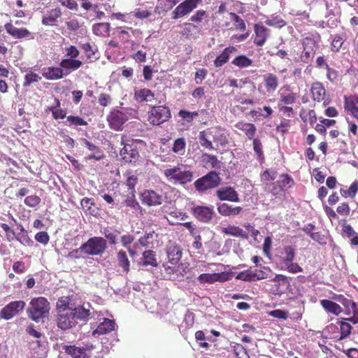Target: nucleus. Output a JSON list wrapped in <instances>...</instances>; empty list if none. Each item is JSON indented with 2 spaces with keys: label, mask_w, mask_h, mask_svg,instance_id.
Wrapping results in <instances>:
<instances>
[{
  "label": "nucleus",
  "mask_w": 358,
  "mask_h": 358,
  "mask_svg": "<svg viewBox=\"0 0 358 358\" xmlns=\"http://www.w3.org/2000/svg\"><path fill=\"white\" fill-rule=\"evenodd\" d=\"M229 134L227 130L221 126H215L208 128L206 130L199 132V139L201 145L208 150H212L216 149V147L224 148L229 145Z\"/></svg>",
  "instance_id": "obj_1"
},
{
  "label": "nucleus",
  "mask_w": 358,
  "mask_h": 358,
  "mask_svg": "<svg viewBox=\"0 0 358 358\" xmlns=\"http://www.w3.org/2000/svg\"><path fill=\"white\" fill-rule=\"evenodd\" d=\"M50 306L48 299L43 296L33 298L27 309L28 317L36 322L48 317L50 313Z\"/></svg>",
  "instance_id": "obj_2"
},
{
  "label": "nucleus",
  "mask_w": 358,
  "mask_h": 358,
  "mask_svg": "<svg viewBox=\"0 0 358 358\" xmlns=\"http://www.w3.org/2000/svg\"><path fill=\"white\" fill-rule=\"evenodd\" d=\"M222 182L220 173L210 171L205 176L198 178L194 183L195 189L200 194L218 187Z\"/></svg>",
  "instance_id": "obj_3"
},
{
  "label": "nucleus",
  "mask_w": 358,
  "mask_h": 358,
  "mask_svg": "<svg viewBox=\"0 0 358 358\" xmlns=\"http://www.w3.org/2000/svg\"><path fill=\"white\" fill-rule=\"evenodd\" d=\"M163 174L167 180L180 185H185L193 180V172L189 170L182 171L179 166L164 169Z\"/></svg>",
  "instance_id": "obj_4"
},
{
  "label": "nucleus",
  "mask_w": 358,
  "mask_h": 358,
  "mask_svg": "<svg viewBox=\"0 0 358 358\" xmlns=\"http://www.w3.org/2000/svg\"><path fill=\"white\" fill-rule=\"evenodd\" d=\"M106 248V240L100 236L92 237L82 244L83 254L87 255H101Z\"/></svg>",
  "instance_id": "obj_5"
},
{
  "label": "nucleus",
  "mask_w": 358,
  "mask_h": 358,
  "mask_svg": "<svg viewBox=\"0 0 358 358\" xmlns=\"http://www.w3.org/2000/svg\"><path fill=\"white\" fill-rule=\"evenodd\" d=\"M120 145L123 146L120 151L121 159L125 163L136 164L139 159L140 155L134 140L126 141L122 137Z\"/></svg>",
  "instance_id": "obj_6"
},
{
  "label": "nucleus",
  "mask_w": 358,
  "mask_h": 358,
  "mask_svg": "<svg viewBox=\"0 0 358 358\" xmlns=\"http://www.w3.org/2000/svg\"><path fill=\"white\" fill-rule=\"evenodd\" d=\"M171 111L165 106H152L148 111V121L152 125H159L171 118Z\"/></svg>",
  "instance_id": "obj_7"
},
{
  "label": "nucleus",
  "mask_w": 358,
  "mask_h": 358,
  "mask_svg": "<svg viewBox=\"0 0 358 358\" xmlns=\"http://www.w3.org/2000/svg\"><path fill=\"white\" fill-rule=\"evenodd\" d=\"M25 306L26 303L22 300L11 301L1 310L0 317L9 320L20 313Z\"/></svg>",
  "instance_id": "obj_8"
},
{
  "label": "nucleus",
  "mask_w": 358,
  "mask_h": 358,
  "mask_svg": "<svg viewBox=\"0 0 358 358\" xmlns=\"http://www.w3.org/2000/svg\"><path fill=\"white\" fill-rule=\"evenodd\" d=\"M303 51L299 58V62L303 63L310 62L315 54L317 42L311 37H306L302 42Z\"/></svg>",
  "instance_id": "obj_9"
},
{
  "label": "nucleus",
  "mask_w": 358,
  "mask_h": 358,
  "mask_svg": "<svg viewBox=\"0 0 358 358\" xmlns=\"http://www.w3.org/2000/svg\"><path fill=\"white\" fill-rule=\"evenodd\" d=\"M202 0H185L176 7L172 13V18L177 20L190 13Z\"/></svg>",
  "instance_id": "obj_10"
},
{
  "label": "nucleus",
  "mask_w": 358,
  "mask_h": 358,
  "mask_svg": "<svg viewBox=\"0 0 358 358\" xmlns=\"http://www.w3.org/2000/svg\"><path fill=\"white\" fill-rule=\"evenodd\" d=\"M73 310L62 311L57 315V327L62 330H68L78 324Z\"/></svg>",
  "instance_id": "obj_11"
},
{
  "label": "nucleus",
  "mask_w": 358,
  "mask_h": 358,
  "mask_svg": "<svg viewBox=\"0 0 358 358\" xmlns=\"http://www.w3.org/2000/svg\"><path fill=\"white\" fill-rule=\"evenodd\" d=\"M127 120V115L119 110L110 111L107 117L110 127L116 131L122 130L123 124Z\"/></svg>",
  "instance_id": "obj_12"
},
{
  "label": "nucleus",
  "mask_w": 358,
  "mask_h": 358,
  "mask_svg": "<svg viewBox=\"0 0 358 358\" xmlns=\"http://www.w3.org/2000/svg\"><path fill=\"white\" fill-rule=\"evenodd\" d=\"M310 92L315 101L322 102L324 106L329 103L330 99L327 94L323 84L320 82H314L311 85Z\"/></svg>",
  "instance_id": "obj_13"
},
{
  "label": "nucleus",
  "mask_w": 358,
  "mask_h": 358,
  "mask_svg": "<svg viewBox=\"0 0 358 358\" xmlns=\"http://www.w3.org/2000/svg\"><path fill=\"white\" fill-rule=\"evenodd\" d=\"M192 213L199 221L208 223L213 218L214 210L213 207L196 206L192 208Z\"/></svg>",
  "instance_id": "obj_14"
},
{
  "label": "nucleus",
  "mask_w": 358,
  "mask_h": 358,
  "mask_svg": "<svg viewBox=\"0 0 358 358\" xmlns=\"http://www.w3.org/2000/svg\"><path fill=\"white\" fill-rule=\"evenodd\" d=\"M140 199L147 206H159L162 203V196L154 190L145 189L140 194Z\"/></svg>",
  "instance_id": "obj_15"
},
{
  "label": "nucleus",
  "mask_w": 358,
  "mask_h": 358,
  "mask_svg": "<svg viewBox=\"0 0 358 358\" xmlns=\"http://www.w3.org/2000/svg\"><path fill=\"white\" fill-rule=\"evenodd\" d=\"M272 282L271 292L275 295L284 294L289 286L287 278L280 274L276 275Z\"/></svg>",
  "instance_id": "obj_16"
},
{
  "label": "nucleus",
  "mask_w": 358,
  "mask_h": 358,
  "mask_svg": "<svg viewBox=\"0 0 358 358\" xmlns=\"http://www.w3.org/2000/svg\"><path fill=\"white\" fill-rule=\"evenodd\" d=\"M4 28L6 32L14 38H34L31 32H30L27 28H17L12 22L6 23Z\"/></svg>",
  "instance_id": "obj_17"
},
{
  "label": "nucleus",
  "mask_w": 358,
  "mask_h": 358,
  "mask_svg": "<svg viewBox=\"0 0 358 358\" xmlns=\"http://www.w3.org/2000/svg\"><path fill=\"white\" fill-rule=\"evenodd\" d=\"M166 252L169 262L173 265L177 264L182 258V249L176 242H169L166 248Z\"/></svg>",
  "instance_id": "obj_18"
},
{
  "label": "nucleus",
  "mask_w": 358,
  "mask_h": 358,
  "mask_svg": "<svg viewBox=\"0 0 358 358\" xmlns=\"http://www.w3.org/2000/svg\"><path fill=\"white\" fill-rule=\"evenodd\" d=\"M82 145L85 146L90 151L92 152V154L85 157V159L92 160L94 159L96 161H100L105 157V155L103 150L90 141L86 138L81 139Z\"/></svg>",
  "instance_id": "obj_19"
},
{
  "label": "nucleus",
  "mask_w": 358,
  "mask_h": 358,
  "mask_svg": "<svg viewBox=\"0 0 358 358\" xmlns=\"http://www.w3.org/2000/svg\"><path fill=\"white\" fill-rule=\"evenodd\" d=\"M83 65L82 61L72 58L62 59L59 63V66L62 70L64 77L69 75L72 71H74Z\"/></svg>",
  "instance_id": "obj_20"
},
{
  "label": "nucleus",
  "mask_w": 358,
  "mask_h": 358,
  "mask_svg": "<svg viewBox=\"0 0 358 358\" xmlns=\"http://www.w3.org/2000/svg\"><path fill=\"white\" fill-rule=\"evenodd\" d=\"M266 274L263 271H252L251 269L245 270L240 272L236 277L237 280H241L245 282H252L266 278Z\"/></svg>",
  "instance_id": "obj_21"
},
{
  "label": "nucleus",
  "mask_w": 358,
  "mask_h": 358,
  "mask_svg": "<svg viewBox=\"0 0 358 358\" xmlns=\"http://www.w3.org/2000/svg\"><path fill=\"white\" fill-rule=\"evenodd\" d=\"M216 195L220 201H239L238 194L232 187H224L217 189Z\"/></svg>",
  "instance_id": "obj_22"
},
{
  "label": "nucleus",
  "mask_w": 358,
  "mask_h": 358,
  "mask_svg": "<svg viewBox=\"0 0 358 358\" xmlns=\"http://www.w3.org/2000/svg\"><path fill=\"white\" fill-rule=\"evenodd\" d=\"M200 284H213L215 282H224L228 280L227 274L224 273H202L197 278Z\"/></svg>",
  "instance_id": "obj_23"
},
{
  "label": "nucleus",
  "mask_w": 358,
  "mask_h": 358,
  "mask_svg": "<svg viewBox=\"0 0 358 358\" xmlns=\"http://www.w3.org/2000/svg\"><path fill=\"white\" fill-rule=\"evenodd\" d=\"M236 48L232 45H229L225 48L214 59L213 64L215 67H222L229 61L231 55L236 52Z\"/></svg>",
  "instance_id": "obj_24"
},
{
  "label": "nucleus",
  "mask_w": 358,
  "mask_h": 358,
  "mask_svg": "<svg viewBox=\"0 0 358 358\" xmlns=\"http://www.w3.org/2000/svg\"><path fill=\"white\" fill-rule=\"evenodd\" d=\"M62 15V13L59 8L51 9L43 17L41 23L45 26H57Z\"/></svg>",
  "instance_id": "obj_25"
},
{
  "label": "nucleus",
  "mask_w": 358,
  "mask_h": 358,
  "mask_svg": "<svg viewBox=\"0 0 358 358\" xmlns=\"http://www.w3.org/2000/svg\"><path fill=\"white\" fill-rule=\"evenodd\" d=\"M165 275L164 277L169 280H176L179 278L182 277L186 273L185 268L182 264L178 265V266H170L164 264Z\"/></svg>",
  "instance_id": "obj_26"
},
{
  "label": "nucleus",
  "mask_w": 358,
  "mask_h": 358,
  "mask_svg": "<svg viewBox=\"0 0 358 358\" xmlns=\"http://www.w3.org/2000/svg\"><path fill=\"white\" fill-rule=\"evenodd\" d=\"M41 74L43 78L49 80H57L64 77L60 66L44 67L41 70Z\"/></svg>",
  "instance_id": "obj_27"
},
{
  "label": "nucleus",
  "mask_w": 358,
  "mask_h": 358,
  "mask_svg": "<svg viewBox=\"0 0 358 358\" xmlns=\"http://www.w3.org/2000/svg\"><path fill=\"white\" fill-rule=\"evenodd\" d=\"M254 31V43L257 46H262L268 38V29L262 24H255Z\"/></svg>",
  "instance_id": "obj_28"
},
{
  "label": "nucleus",
  "mask_w": 358,
  "mask_h": 358,
  "mask_svg": "<svg viewBox=\"0 0 358 358\" xmlns=\"http://www.w3.org/2000/svg\"><path fill=\"white\" fill-rule=\"evenodd\" d=\"M263 81L265 89L268 93H273L279 85L278 76L272 73H268L263 75Z\"/></svg>",
  "instance_id": "obj_29"
},
{
  "label": "nucleus",
  "mask_w": 358,
  "mask_h": 358,
  "mask_svg": "<svg viewBox=\"0 0 358 358\" xmlns=\"http://www.w3.org/2000/svg\"><path fill=\"white\" fill-rule=\"evenodd\" d=\"M116 324L114 320L105 318L102 322H101L96 329L93 331L92 334L94 336L103 335L108 334L112 331L115 330Z\"/></svg>",
  "instance_id": "obj_30"
},
{
  "label": "nucleus",
  "mask_w": 358,
  "mask_h": 358,
  "mask_svg": "<svg viewBox=\"0 0 358 358\" xmlns=\"http://www.w3.org/2000/svg\"><path fill=\"white\" fill-rule=\"evenodd\" d=\"M217 211L222 216H236L243 211V208L241 206L233 207L228 203H223L218 206Z\"/></svg>",
  "instance_id": "obj_31"
},
{
  "label": "nucleus",
  "mask_w": 358,
  "mask_h": 358,
  "mask_svg": "<svg viewBox=\"0 0 358 358\" xmlns=\"http://www.w3.org/2000/svg\"><path fill=\"white\" fill-rule=\"evenodd\" d=\"M235 127L244 132L249 140L255 138L257 128L254 124L238 122L235 124Z\"/></svg>",
  "instance_id": "obj_32"
},
{
  "label": "nucleus",
  "mask_w": 358,
  "mask_h": 358,
  "mask_svg": "<svg viewBox=\"0 0 358 358\" xmlns=\"http://www.w3.org/2000/svg\"><path fill=\"white\" fill-rule=\"evenodd\" d=\"M134 99L140 103L149 102L155 99V94L148 88L136 90L134 92Z\"/></svg>",
  "instance_id": "obj_33"
},
{
  "label": "nucleus",
  "mask_w": 358,
  "mask_h": 358,
  "mask_svg": "<svg viewBox=\"0 0 358 358\" xmlns=\"http://www.w3.org/2000/svg\"><path fill=\"white\" fill-rule=\"evenodd\" d=\"M62 348L65 353L72 358H89L85 348H78L76 345H64Z\"/></svg>",
  "instance_id": "obj_34"
},
{
  "label": "nucleus",
  "mask_w": 358,
  "mask_h": 358,
  "mask_svg": "<svg viewBox=\"0 0 358 358\" xmlns=\"http://www.w3.org/2000/svg\"><path fill=\"white\" fill-rule=\"evenodd\" d=\"M141 264L143 266H151L157 267L158 263L156 258V252L151 250L144 251L142 254Z\"/></svg>",
  "instance_id": "obj_35"
},
{
  "label": "nucleus",
  "mask_w": 358,
  "mask_h": 358,
  "mask_svg": "<svg viewBox=\"0 0 358 358\" xmlns=\"http://www.w3.org/2000/svg\"><path fill=\"white\" fill-rule=\"evenodd\" d=\"M322 307L326 312L335 315H338L343 310L340 305L328 299H322L320 301Z\"/></svg>",
  "instance_id": "obj_36"
},
{
  "label": "nucleus",
  "mask_w": 358,
  "mask_h": 358,
  "mask_svg": "<svg viewBox=\"0 0 358 358\" xmlns=\"http://www.w3.org/2000/svg\"><path fill=\"white\" fill-rule=\"evenodd\" d=\"M222 232L226 235L248 238V234L239 227L234 225H229L227 227H223L222 229Z\"/></svg>",
  "instance_id": "obj_37"
},
{
  "label": "nucleus",
  "mask_w": 358,
  "mask_h": 358,
  "mask_svg": "<svg viewBox=\"0 0 358 358\" xmlns=\"http://www.w3.org/2000/svg\"><path fill=\"white\" fill-rule=\"evenodd\" d=\"M344 108L350 114L355 113L358 110V95L345 96Z\"/></svg>",
  "instance_id": "obj_38"
},
{
  "label": "nucleus",
  "mask_w": 358,
  "mask_h": 358,
  "mask_svg": "<svg viewBox=\"0 0 358 358\" xmlns=\"http://www.w3.org/2000/svg\"><path fill=\"white\" fill-rule=\"evenodd\" d=\"M252 59L245 55H238L231 61V64L239 69L248 68L252 66Z\"/></svg>",
  "instance_id": "obj_39"
},
{
  "label": "nucleus",
  "mask_w": 358,
  "mask_h": 358,
  "mask_svg": "<svg viewBox=\"0 0 358 358\" xmlns=\"http://www.w3.org/2000/svg\"><path fill=\"white\" fill-rule=\"evenodd\" d=\"M117 259L119 266L122 268L124 272L128 273L130 271V262L126 252L122 250H120L117 253Z\"/></svg>",
  "instance_id": "obj_40"
},
{
  "label": "nucleus",
  "mask_w": 358,
  "mask_h": 358,
  "mask_svg": "<svg viewBox=\"0 0 358 358\" xmlns=\"http://www.w3.org/2000/svg\"><path fill=\"white\" fill-rule=\"evenodd\" d=\"M345 41V36L344 34H335L333 36L331 42L330 49L334 52H338L341 50L344 42Z\"/></svg>",
  "instance_id": "obj_41"
},
{
  "label": "nucleus",
  "mask_w": 358,
  "mask_h": 358,
  "mask_svg": "<svg viewBox=\"0 0 358 358\" xmlns=\"http://www.w3.org/2000/svg\"><path fill=\"white\" fill-rule=\"evenodd\" d=\"M297 99V94L295 92H289L287 94L281 93L280 94L279 103L280 105H292L296 103Z\"/></svg>",
  "instance_id": "obj_42"
},
{
  "label": "nucleus",
  "mask_w": 358,
  "mask_h": 358,
  "mask_svg": "<svg viewBox=\"0 0 358 358\" xmlns=\"http://www.w3.org/2000/svg\"><path fill=\"white\" fill-rule=\"evenodd\" d=\"M66 125L70 127H76L79 126H87V122L83 117L78 115H69L66 117Z\"/></svg>",
  "instance_id": "obj_43"
},
{
  "label": "nucleus",
  "mask_w": 358,
  "mask_h": 358,
  "mask_svg": "<svg viewBox=\"0 0 358 358\" xmlns=\"http://www.w3.org/2000/svg\"><path fill=\"white\" fill-rule=\"evenodd\" d=\"M73 310V313L75 315V317L76 321L83 320L86 321L88 320L90 316V310L89 309L85 308L83 306H79L74 308H72Z\"/></svg>",
  "instance_id": "obj_44"
},
{
  "label": "nucleus",
  "mask_w": 358,
  "mask_h": 358,
  "mask_svg": "<svg viewBox=\"0 0 358 358\" xmlns=\"http://www.w3.org/2000/svg\"><path fill=\"white\" fill-rule=\"evenodd\" d=\"M231 21L233 22L234 29L240 31H245L246 30V24L243 19L235 13H229Z\"/></svg>",
  "instance_id": "obj_45"
},
{
  "label": "nucleus",
  "mask_w": 358,
  "mask_h": 358,
  "mask_svg": "<svg viewBox=\"0 0 358 358\" xmlns=\"http://www.w3.org/2000/svg\"><path fill=\"white\" fill-rule=\"evenodd\" d=\"M93 33L99 36H105L110 31V24L107 22L97 23L92 27Z\"/></svg>",
  "instance_id": "obj_46"
},
{
  "label": "nucleus",
  "mask_w": 358,
  "mask_h": 358,
  "mask_svg": "<svg viewBox=\"0 0 358 358\" xmlns=\"http://www.w3.org/2000/svg\"><path fill=\"white\" fill-rule=\"evenodd\" d=\"M339 324L341 336L338 338V340L341 341L343 339L348 338L350 336L352 331V326L350 325L348 321L345 320V318L343 319V320H341L339 322Z\"/></svg>",
  "instance_id": "obj_47"
},
{
  "label": "nucleus",
  "mask_w": 358,
  "mask_h": 358,
  "mask_svg": "<svg viewBox=\"0 0 358 358\" xmlns=\"http://www.w3.org/2000/svg\"><path fill=\"white\" fill-rule=\"evenodd\" d=\"M203 162L211 169H220V162L215 155L205 153L203 155Z\"/></svg>",
  "instance_id": "obj_48"
},
{
  "label": "nucleus",
  "mask_w": 358,
  "mask_h": 358,
  "mask_svg": "<svg viewBox=\"0 0 358 358\" xmlns=\"http://www.w3.org/2000/svg\"><path fill=\"white\" fill-rule=\"evenodd\" d=\"M70 298L69 296H62L57 302L56 308L57 313H62V311H67L72 310V308H69Z\"/></svg>",
  "instance_id": "obj_49"
},
{
  "label": "nucleus",
  "mask_w": 358,
  "mask_h": 358,
  "mask_svg": "<svg viewBox=\"0 0 358 358\" xmlns=\"http://www.w3.org/2000/svg\"><path fill=\"white\" fill-rule=\"evenodd\" d=\"M41 80L39 74L29 70L24 76V87H28L34 83H38Z\"/></svg>",
  "instance_id": "obj_50"
},
{
  "label": "nucleus",
  "mask_w": 358,
  "mask_h": 358,
  "mask_svg": "<svg viewBox=\"0 0 358 358\" xmlns=\"http://www.w3.org/2000/svg\"><path fill=\"white\" fill-rule=\"evenodd\" d=\"M186 148V141L184 138H177L173 145L172 151L174 153L179 155H184L185 152Z\"/></svg>",
  "instance_id": "obj_51"
},
{
  "label": "nucleus",
  "mask_w": 358,
  "mask_h": 358,
  "mask_svg": "<svg viewBox=\"0 0 358 358\" xmlns=\"http://www.w3.org/2000/svg\"><path fill=\"white\" fill-rule=\"evenodd\" d=\"M285 256L282 257V262L284 264H288L289 262H292L295 258V249L290 245L285 246L283 249Z\"/></svg>",
  "instance_id": "obj_52"
},
{
  "label": "nucleus",
  "mask_w": 358,
  "mask_h": 358,
  "mask_svg": "<svg viewBox=\"0 0 358 358\" xmlns=\"http://www.w3.org/2000/svg\"><path fill=\"white\" fill-rule=\"evenodd\" d=\"M125 175L127 176L126 185L128 189L131 190L133 196H134L135 187L138 182V178L136 176L132 174L131 171H127Z\"/></svg>",
  "instance_id": "obj_53"
},
{
  "label": "nucleus",
  "mask_w": 358,
  "mask_h": 358,
  "mask_svg": "<svg viewBox=\"0 0 358 358\" xmlns=\"http://www.w3.org/2000/svg\"><path fill=\"white\" fill-rule=\"evenodd\" d=\"M82 50L84 51L86 57L88 59H96L97 57H96V52L97 51V49L95 48H93V46L90 43H83L80 45Z\"/></svg>",
  "instance_id": "obj_54"
},
{
  "label": "nucleus",
  "mask_w": 358,
  "mask_h": 358,
  "mask_svg": "<svg viewBox=\"0 0 358 358\" xmlns=\"http://www.w3.org/2000/svg\"><path fill=\"white\" fill-rule=\"evenodd\" d=\"M358 192V180H355L348 189H341V194L344 197L354 198Z\"/></svg>",
  "instance_id": "obj_55"
},
{
  "label": "nucleus",
  "mask_w": 358,
  "mask_h": 358,
  "mask_svg": "<svg viewBox=\"0 0 358 358\" xmlns=\"http://www.w3.org/2000/svg\"><path fill=\"white\" fill-rule=\"evenodd\" d=\"M157 236L158 235L154 231H152L145 233L143 236L138 239V242L143 247H148L150 245L152 244V241L154 239V238H156Z\"/></svg>",
  "instance_id": "obj_56"
},
{
  "label": "nucleus",
  "mask_w": 358,
  "mask_h": 358,
  "mask_svg": "<svg viewBox=\"0 0 358 358\" xmlns=\"http://www.w3.org/2000/svg\"><path fill=\"white\" fill-rule=\"evenodd\" d=\"M253 140V150L257 156V159L260 163L264 162V156L262 150V143L259 138H254Z\"/></svg>",
  "instance_id": "obj_57"
},
{
  "label": "nucleus",
  "mask_w": 358,
  "mask_h": 358,
  "mask_svg": "<svg viewBox=\"0 0 358 358\" xmlns=\"http://www.w3.org/2000/svg\"><path fill=\"white\" fill-rule=\"evenodd\" d=\"M265 23L271 27H282L286 24V22L279 15H271L269 19L265 21Z\"/></svg>",
  "instance_id": "obj_58"
},
{
  "label": "nucleus",
  "mask_w": 358,
  "mask_h": 358,
  "mask_svg": "<svg viewBox=\"0 0 358 358\" xmlns=\"http://www.w3.org/2000/svg\"><path fill=\"white\" fill-rule=\"evenodd\" d=\"M178 115L185 122L190 123L195 117L199 116V113L196 111L189 112L185 110H180Z\"/></svg>",
  "instance_id": "obj_59"
},
{
  "label": "nucleus",
  "mask_w": 358,
  "mask_h": 358,
  "mask_svg": "<svg viewBox=\"0 0 358 358\" xmlns=\"http://www.w3.org/2000/svg\"><path fill=\"white\" fill-rule=\"evenodd\" d=\"M234 352L237 358H250L246 349L239 343H235L233 346Z\"/></svg>",
  "instance_id": "obj_60"
},
{
  "label": "nucleus",
  "mask_w": 358,
  "mask_h": 358,
  "mask_svg": "<svg viewBox=\"0 0 358 358\" xmlns=\"http://www.w3.org/2000/svg\"><path fill=\"white\" fill-rule=\"evenodd\" d=\"M64 51L66 58L77 59V57L80 55V50L76 46L73 45L65 47Z\"/></svg>",
  "instance_id": "obj_61"
},
{
  "label": "nucleus",
  "mask_w": 358,
  "mask_h": 358,
  "mask_svg": "<svg viewBox=\"0 0 358 358\" xmlns=\"http://www.w3.org/2000/svg\"><path fill=\"white\" fill-rule=\"evenodd\" d=\"M208 17V14L204 10H197L193 15L191 16L190 20L196 24H201L203 19Z\"/></svg>",
  "instance_id": "obj_62"
},
{
  "label": "nucleus",
  "mask_w": 358,
  "mask_h": 358,
  "mask_svg": "<svg viewBox=\"0 0 358 358\" xmlns=\"http://www.w3.org/2000/svg\"><path fill=\"white\" fill-rule=\"evenodd\" d=\"M41 198L36 195L28 196L24 199V203L26 206L31 208L36 207L41 203Z\"/></svg>",
  "instance_id": "obj_63"
},
{
  "label": "nucleus",
  "mask_w": 358,
  "mask_h": 358,
  "mask_svg": "<svg viewBox=\"0 0 358 358\" xmlns=\"http://www.w3.org/2000/svg\"><path fill=\"white\" fill-rule=\"evenodd\" d=\"M278 173L275 170H268L266 169L264 171L262 175V180L264 182H270L274 180L277 177Z\"/></svg>",
  "instance_id": "obj_64"
}]
</instances>
